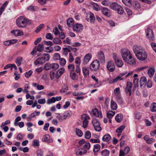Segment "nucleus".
Instances as JSON below:
<instances>
[{"label":"nucleus","instance_id":"f03ea898","mask_svg":"<svg viewBox=\"0 0 156 156\" xmlns=\"http://www.w3.org/2000/svg\"><path fill=\"white\" fill-rule=\"evenodd\" d=\"M121 53L122 58L125 62L130 65L135 64V60L132 58V55L128 49L126 48L122 49Z\"/></svg>","mask_w":156,"mask_h":156},{"label":"nucleus","instance_id":"ddd939ff","mask_svg":"<svg viewBox=\"0 0 156 156\" xmlns=\"http://www.w3.org/2000/svg\"><path fill=\"white\" fill-rule=\"evenodd\" d=\"M50 136L49 135H45L44 136L42 139V141L48 143H51L53 142V140L52 139H50Z\"/></svg>","mask_w":156,"mask_h":156},{"label":"nucleus","instance_id":"9b49d317","mask_svg":"<svg viewBox=\"0 0 156 156\" xmlns=\"http://www.w3.org/2000/svg\"><path fill=\"white\" fill-rule=\"evenodd\" d=\"M132 83L130 82H128L127 83V85L125 89V92L127 94H129V96L131 94V88Z\"/></svg>","mask_w":156,"mask_h":156},{"label":"nucleus","instance_id":"39448f33","mask_svg":"<svg viewBox=\"0 0 156 156\" xmlns=\"http://www.w3.org/2000/svg\"><path fill=\"white\" fill-rule=\"evenodd\" d=\"M92 123L94 129L96 131L100 132L101 131L102 128L100 126V123L97 119H93L92 121Z\"/></svg>","mask_w":156,"mask_h":156},{"label":"nucleus","instance_id":"6e6d98bb","mask_svg":"<svg viewBox=\"0 0 156 156\" xmlns=\"http://www.w3.org/2000/svg\"><path fill=\"white\" fill-rule=\"evenodd\" d=\"M151 110L152 112H154L156 111V103H153L152 104Z\"/></svg>","mask_w":156,"mask_h":156},{"label":"nucleus","instance_id":"c756f323","mask_svg":"<svg viewBox=\"0 0 156 156\" xmlns=\"http://www.w3.org/2000/svg\"><path fill=\"white\" fill-rule=\"evenodd\" d=\"M115 62L119 67H122L123 65V62L122 60L120 59H117V60Z\"/></svg>","mask_w":156,"mask_h":156},{"label":"nucleus","instance_id":"49530a36","mask_svg":"<svg viewBox=\"0 0 156 156\" xmlns=\"http://www.w3.org/2000/svg\"><path fill=\"white\" fill-rule=\"evenodd\" d=\"M53 58L55 60H59L60 58V55L58 53H55L53 55Z\"/></svg>","mask_w":156,"mask_h":156},{"label":"nucleus","instance_id":"473e14b6","mask_svg":"<svg viewBox=\"0 0 156 156\" xmlns=\"http://www.w3.org/2000/svg\"><path fill=\"white\" fill-rule=\"evenodd\" d=\"M22 60L23 58L21 57H19L16 59L15 62L17 66H19L21 65Z\"/></svg>","mask_w":156,"mask_h":156},{"label":"nucleus","instance_id":"3c124183","mask_svg":"<svg viewBox=\"0 0 156 156\" xmlns=\"http://www.w3.org/2000/svg\"><path fill=\"white\" fill-rule=\"evenodd\" d=\"M33 146L34 147H37L39 146V140H34L33 141Z\"/></svg>","mask_w":156,"mask_h":156},{"label":"nucleus","instance_id":"338daca9","mask_svg":"<svg viewBox=\"0 0 156 156\" xmlns=\"http://www.w3.org/2000/svg\"><path fill=\"white\" fill-rule=\"evenodd\" d=\"M147 81L146 78L145 76L142 77L140 79V83H146Z\"/></svg>","mask_w":156,"mask_h":156},{"label":"nucleus","instance_id":"5fc2aeb1","mask_svg":"<svg viewBox=\"0 0 156 156\" xmlns=\"http://www.w3.org/2000/svg\"><path fill=\"white\" fill-rule=\"evenodd\" d=\"M91 133L90 131H87L86 132L85 134V137L87 139H89L91 137Z\"/></svg>","mask_w":156,"mask_h":156},{"label":"nucleus","instance_id":"423d86ee","mask_svg":"<svg viewBox=\"0 0 156 156\" xmlns=\"http://www.w3.org/2000/svg\"><path fill=\"white\" fill-rule=\"evenodd\" d=\"M86 19L88 22L91 23H94L95 21V18L93 13L91 12H87L86 16Z\"/></svg>","mask_w":156,"mask_h":156},{"label":"nucleus","instance_id":"1a4fd4ad","mask_svg":"<svg viewBox=\"0 0 156 156\" xmlns=\"http://www.w3.org/2000/svg\"><path fill=\"white\" fill-rule=\"evenodd\" d=\"M106 67L108 70L110 72L113 71L115 69V65L112 61H109L107 62Z\"/></svg>","mask_w":156,"mask_h":156},{"label":"nucleus","instance_id":"680f3d73","mask_svg":"<svg viewBox=\"0 0 156 156\" xmlns=\"http://www.w3.org/2000/svg\"><path fill=\"white\" fill-rule=\"evenodd\" d=\"M75 63L77 64V65H80V63H81V60H80V57H76L75 59Z\"/></svg>","mask_w":156,"mask_h":156},{"label":"nucleus","instance_id":"09e8293b","mask_svg":"<svg viewBox=\"0 0 156 156\" xmlns=\"http://www.w3.org/2000/svg\"><path fill=\"white\" fill-rule=\"evenodd\" d=\"M56 117L58 119L60 122H62L66 119L63 115L60 116H56Z\"/></svg>","mask_w":156,"mask_h":156},{"label":"nucleus","instance_id":"bb28decb","mask_svg":"<svg viewBox=\"0 0 156 156\" xmlns=\"http://www.w3.org/2000/svg\"><path fill=\"white\" fill-rule=\"evenodd\" d=\"M123 115L121 114H119L116 115L115 117V119L118 122H121L123 118Z\"/></svg>","mask_w":156,"mask_h":156},{"label":"nucleus","instance_id":"f257e3e1","mask_svg":"<svg viewBox=\"0 0 156 156\" xmlns=\"http://www.w3.org/2000/svg\"><path fill=\"white\" fill-rule=\"evenodd\" d=\"M133 50L137 58L140 60H146L147 54L144 48L140 46L134 45L133 46Z\"/></svg>","mask_w":156,"mask_h":156},{"label":"nucleus","instance_id":"0eeeda50","mask_svg":"<svg viewBox=\"0 0 156 156\" xmlns=\"http://www.w3.org/2000/svg\"><path fill=\"white\" fill-rule=\"evenodd\" d=\"M146 35L149 40L152 41L154 40V32L152 29L150 28H147L146 30Z\"/></svg>","mask_w":156,"mask_h":156},{"label":"nucleus","instance_id":"864d4df0","mask_svg":"<svg viewBox=\"0 0 156 156\" xmlns=\"http://www.w3.org/2000/svg\"><path fill=\"white\" fill-rule=\"evenodd\" d=\"M74 65L72 64H70L68 66V69L70 70V72H73L74 71Z\"/></svg>","mask_w":156,"mask_h":156},{"label":"nucleus","instance_id":"0e129e2a","mask_svg":"<svg viewBox=\"0 0 156 156\" xmlns=\"http://www.w3.org/2000/svg\"><path fill=\"white\" fill-rule=\"evenodd\" d=\"M65 71V69L64 68L60 69L57 72V73L59 74L60 76H61Z\"/></svg>","mask_w":156,"mask_h":156},{"label":"nucleus","instance_id":"13d9d810","mask_svg":"<svg viewBox=\"0 0 156 156\" xmlns=\"http://www.w3.org/2000/svg\"><path fill=\"white\" fill-rule=\"evenodd\" d=\"M59 62L61 66H63L66 64V61L65 59L61 58L60 59Z\"/></svg>","mask_w":156,"mask_h":156},{"label":"nucleus","instance_id":"a878e982","mask_svg":"<svg viewBox=\"0 0 156 156\" xmlns=\"http://www.w3.org/2000/svg\"><path fill=\"white\" fill-rule=\"evenodd\" d=\"M66 119L69 118L72 115V113L70 111H68L63 114Z\"/></svg>","mask_w":156,"mask_h":156},{"label":"nucleus","instance_id":"5701e85b","mask_svg":"<svg viewBox=\"0 0 156 156\" xmlns=\"http://www.w3.org/2000/svg\"><path fill=\"white\" fill-rule=\"evenodd\" d=\"M82 71L83 74V75L85 77H87L89 75V69L86 67H83L82 68Z\"/></svg>","mask_w":156,"mask_h":156},{"label":"nucleus","instance_id":"6e6552de","mask_svg":"<svg viewBox=\"0 0 156 156\" xmlns=\"http://www.w3.org/2000/svg\"><path fill=\"white\" fill-rule=\"evenodd\" d=\"M98 58L101 61V63H104L105 62V56L104 52L100 51L98 52L97 55Z\"/></svg>","mask_w":156,"mask_h":156},{"label":"nucleus","instance_id":"bf43d9fd","mask_svg":"<svg viewBox=\"0 0 156 156\" xmlns=\"http://www.w3.org/2000/svg\"><path fill=\"white\" fill-rule=\"evenodd\" d=\"M133 7L136 9H139L140 8V5L138 2H135L133 5Z\"/></svg>","mask_w":156,"mask_h":156},{"label":"nucleus","instance_id":"6ab92c4d","mask_svg":"<svg viewBox=\"0 0 156 156\" xmlns=\"http://www.w3.org/2000/svg\"><path fill=\"white\" fill-rule=\"evenodd\" d=\"M123 78H122V77L119 75L118 76L116 77L115 78L110 80L109 83H114L116 82L118 80H121L123 79Z\"/></svg>","mask_w":156,"mask_h":156},{"label":"nucleus","instance_id":"72a5a7b5","mask_svg":"<svg viewBox=\"0 0 156 156\" xmlns=\"http://www.w3.org/2000/svg\"><path fill=\"white\" fill-rule=\"evenodd\" d=\"M114 93L116 97H118L119 98V96H120V89L119 87L116 88L114 90Z\"/></svg>","mask_w":156,"mask_h":156},{"label":"nucleus","instance_id":"4d7b16f0","mask_svg":"<svg viewBox=\"0 0 156 156\" xmlns=\"http://www.w3.org/2000/svg\"><path fill=\"white\" fill-rule=\"evenodd\" d=\"M46 38L48 40H52L53 39L52 35L51 33H48L46 34Z\"/></svg>","mask_w":156,"mask_h":156},{"label":"nucleus","instance_id":"393cba45","mask_svg":"<svg viewBox=\"0 0 156 156\" xmlns=\"http://www.w3.org/2000/svg\"><path fill=\"white\" fill-rule=\"evenodd\" d=\"M110 154V151L107 149H104L101 152V156H109Z\"/></svg>","mask_w":156,"mask_h":156},{"label":"nucleus","instance_id":"4468645a","mask_svg":"<svg viewBox=\"0 0 156 156\" xmlns=\"http://www.w3.org/2000/svg\"><path fill=\"white\" fill-rule=\"evenodd\" d=\"M11 33L15 36H18L23 34V32L20 30H12L11 31Z\"/></svg>","mask_w":156,"mask_h":156},{"label":"nucleus","instance_id":"9d476101","mask_svg":"<svg viewBox=\"0 0 156 156\" xmlns=\"http://www.w3.org/2000/svg\"><path fill=\"white\" fill-rule=\"evenodd\" d=\"M83 27L81 24H76L73 27V29L74 31L79 32H81L83 30Z\"/></svg>","mask_w":156,"mask_h":156},{"label":"nucleus","instance_id":"b1692460","mask_svg":"<svg viewBox=\"0 0 156 156\" xmlns=\"http://www.w3.org/2000/svg\"><path fill=\"white\" fill-rule=\"evenodd\" d=\"M27 9L28 10H30L31 12H34L38 10L39 9L37 7L30 5L27 8Z\"/></svg>","mask_w":156,"mask_h":156},{"label":"nucleus","instance_id":"69168bd1","mask_svg":"<svg viewBox=\"0 0 156 156\" xmlns=\"http://www.w3.org/2000/svg\"><path fill=\"white\" fill-rule=\"evenodd\" d=\"M50 75L51 79L52 80H53L55 76V72L53 71H51L50 73Z\"/></svg>","mask_w":156,"mask_h":156},{"label":"nucleus","instance_id":"412c9836","mask_svg":"<svg viewBox=\"0 0 156 156\" xmlns=\"http://www.w3.org/2000/svg\"><path fill=\"white\" fill-rule=\"evenodd\" d=\"M117 105L116 103L114 101L112 100L111 102V108L113 110H116L117 108Z\"/></svg>","mask_w":156,"mask_h":156},{"label":"nucleus","instance_id":"c85d7f7f","mask_svg":"<svg viewBox=\"0 0 156 156\" xmlns=\"http://www.w3.org/2000/svg\"><path fill=\"white\" fill-rule=\"evenodd\" d=\"M66 23L67 25L69 27H72L73 24V19L69 18L66 21Z\"/></svg>","mask_w":156,"mask_h":156},{"label":"nucleus","instance_id":"c03bdc74","mask_svg":"<svg viewBox=\"0 0 156 156\" xmlns=\"http://www.w3.org/2000/svg\"><path fill=\"white\" fill-rule=\"evenodd\" d=\"M91 5L93 6L94 9L96 11H98L99 9V6L96 3L92 2Z\"/></svg>","mask_w":156,"mask_h":156},{"label":"nucleus","instance_id":"774afa93","mask_svg":"<svg viewBox=\"0 0 156 156\" xmlns=\"http://www.w3.org/2000/svg\"><path fill=\"white\" fill-rule=\"evenodd\" d=\"M51 64L48 63L45 65L44 67L46 70H47L51 68Z\"/></svg>","mask_w":156,"mask_h":156},{"label":"nucleus","instance_id":"c9c22d12","mask_svg":"<svg viewBox=\"0 0 156 156\" xmlns=\"http://www.w3.org/2000/svg\"><path fill=\"white\" fill-rule=\"evenodd\" d=\"M101 147L100 145L98 144H96L94 145L93 151L94 152H97L99 151Z\"/></svg>","mask_w":156,"mask_h":156},{"label":"nucleus","instance_id":"dca6fc26","mask_svg":"<svg viewBox=\"0 0 156 156\" xmlns=\"http://www.w3.org/2000/svg\"><path fill=\"white\" fill-rule=\"evenodd\" d=\"M92 57V55L90 54H87L84 56L83 59V62L87 64L89 61Z\"/></svg>","mask_w":156,"mask_h":156},{"label":"nucleus","instance_id":"e433bc0d","mask_svg":"<svg viewBox=\"0 0 156 156\" xmlns=\"http://www.w3.org/2000/svg\"><path fill=\"white\" fill-rule=\"evenodd\" d=\"M53 43L56 44H60L62 43L61 41L59 40L58 38L57 37L54 38L53 40Z\"/></svg>","mask_w":156,"mask_h":156},{"label":"nucleus","instance_id":"7c9ffc66","mask_svg":"<svg viewBox=\"0 0 156 156\" xmlns=\"http://www.w3.org/2000/svg\"><path fill=\"white\" fill-rule=\"evenodd\" d=\"M70 77L73 80H76L78 79V76L76 73L73 72H70Z\"/></svg>","mask_w":156,"mask_h":156},{"label":"nucleus","instance_id":"7ed1b4c3","mask_svg":"<svg viewBox=\"0 0 156 156\" xmlns=\"http://www.w3.org/2000/svg\"><path fill=\"white\" fill-rule=\"evenodd\" d=\"M30 21L26 19L23 16H20L16 20V24L20 28H24L27 25L30 24Z\"/></svg>","mask_w":156,"mask_h":156},{"label":"nucleus","instance_id":"a18cd8bd","mask_svg":"<svg viewBox=\"0 0 156 156\" xmlns=\"http://www.w3.org/2000/svg\"><path fill=\"white\" fill-rule=\"evenodd\" d=\"M44 27V25L43 24H40L39 26L37 27L35 32L36 33H37L40 32L42 29H43Z\"/></svg>","mask_w":156,"mask_h":156},{"label":"nucleus","instance_id":"f704fd0d","mask_svg":"<svg viewBox=\"0 0 156 156\" xmlns=\"http://www.w3.org/2000/svg\"><path fill=\"white\" fill-rule=\"evenodd\" d=\"M118 8L119 9H116L115 11H116L117 13L119 14H122L124 12V10L122 7L120 5V7H119Z\"/></svg>","mask_w":156,"mask_h":156},{"label":"nucleus","instance_id":"37998d69","mask_svg":"<svg viewBox=\"0 0 156 156\" xmlns=\"http://www.w3.org/2000/svg\"><path fill=\"white\" fill-rule=\"evenodd\" d=\"M81 119L83 121H88V119H90V117L86 114H83L81 116Z\"/></svg>","mask_w":156,"mask_h":156},{"label":"nucleus","instance_id":"a211bd4d","mask_svg":"<svg viewBox=\"0 0 156 156\" xmlns=\"http://www.w3.org/2000/svg\"><path fill=\"white\" fill-rule=\"evenodd\" d=\"M119 7H120V5L115 2L112 3L110 5V8L114 11L118 9Z\"/></svg>","mask_w":156,"mask_h":156},{"label":"nucleus","instance_id":"2eb2a0df","mask_svg":"<svg viewBox=\"0 0 156 156\" xmlns=\"http://www.w3.org/2000/svg\"><path fill=\"white\" fill-rule=\"evenodd\" d=\"M87 150L83 148H80L77 150L76 151V154L77 155H81L86 153Z\"/></svg>","mask_w":156,"mask_h":156},{"label":"nucleus","instance_id":"f3484780","mask_svg":"<svg viewBox=\"0 0 156 156\" xmlns=\"http://www.w3.org/2000/svg\"><path fill=\"white\" fill-rule=\"evenodd\" d=\"M155 68L154 67H150L148 71V74L150 77H152L155 73Z\"/></svg>","mask_w":156,"mask_h":156},{"label":"nucleus","instance_id":"de8ad7c7","mask_svg":"<svg viewBox=\"0 0 156 156\" xmlns=\"http://www.w3.org/2000/svg\"><path fill=\"white\" fill-rule=\"evenodd\" d=\"M76 134L80 137L81 136L83 135V133L81 130L79 129H76L75 131Z\"/></svg>","mask_w":156,"mask_h":156},{"label":"nucleus","instance_id":"052dcab7","mask_svg":"<svg viewBox=\"0 0 156 156\" xmlns=\"http://www.w3.org/2000/svg\"><path fill=\"white\" fill-rule=\"evenodd\" d=\"M51 68L54 69H57L59 67V65L58 64L56 63H52L51 64Z\"/></svg>","mask_w":156,"mask_h":156},{"label":"nucleus","instance_id":"4c0bfd02","mask_svg":"<svg viewBox=\"0 0 156 156\" xmlns=\"http://www.w3.org/2000/svg\"><path fill=\"white\" fill-rule=\"evenodd\" d=\"M68 89L67 85H64L62 87V89L60 90L59 92L61 93H64L66 92Z\"/></svg>","mask_w":156,"mask_h":156},{"label":"nucleus","instance_id":"4be33fe9","mask_svg":"<svg viewBox=\"0 0 156 156\" xmlns=\"http://www.w3.org/2000/svg\"><path fill=\"white\" fill-rule=\"evenodd\" d=\"M111 137L108 134H107L105 135L102 138V140L103 141H108L111 139Z\"/></svg>","mask_w":156,"mask_h":156},{"label":"nucleus","instance_id":"a19ab883","mask_svg":"<svg viewBox=\"0 0 156 156\" xmlns=\"http://www.w3.org/2000/svg\"><path fill=\"white\" fill-rule=\"evenodd\" d=\"M44 60L45 61H48L50 59V55L46 53H44L42 55Z\"/></svg>","mask_w":156,"mask_h":156},{"label":"nucleus","instance_id":"603ef678","mask_svg":"<svg viewBox=\"0 0 156 156\" xmlns=\"http://www.w3.org/2000/svg\"><path fill=\"white\" fill-rule=\"evenodd\" d=\"M33 73V71L31 70H30L29 71L26 72L25 73V76L27 78H29L32 75Z\"/></svg>","mask_w":156,"mask_h":156},{"label":"nucleus","instance_id":"ea45409f","mask_svg":"<svg viewBox=\"0 0 156 156\" xmlns=\"http://www.w3.org/2000/svg\"><path fill=\"white\" fill-rule=\"evenodd\" d=\"M44 44H39L37 48H36L37 50V51L41 52L43 50L44 48Z\"/></svg>","mask_w":156,"mask_h":156},{"label":"nucleus","instance_id":"20e7f679","mask_svg":"<svg viewBox=\"0 0 156 156\" xmlns=\"http://www.w3.org/2000/svg\"><path fill=\"white\" fill-rule=\"evenodd\" d=\"M89 68L92 71H97L100 68V63L98 60L95 59L90 64Z\"/></svg>","mask_w":156,"mask_h":156},{"label":"nucleus","instance_id":"8fccbe9b","mask_svg":"<svg viewBox=\"0 0 156 156\" xmlns=\"http://www.w3.org/2000/svg\"><path fill=\"white\" fill-rule=\"evenodd\" d=\"M90 144L89 142H87L85 143L83 147L84 149H86L87 151L90 148Z\"/></svg>","mask_w":156,"mask_h":156},{"label":"nucleus","instance_id":"2f4dec72","mask_svg":"<svg viewBox=\"0 0 156 156\" xmlns=\"http://www.w3.org/2000/svg\"><path fill=\"white\" fill-rule=\"evenodd\" d=\"M115 112L112 111H109L107 113V116L109 119L112 118L115 115Z\"/></svg>","mask_w":156,"mask_h":156},{"label":"nucleus","instance_id":"aec40b11","mask_svg":"<svg viewBox=\"0 0 156 156\" xmlns=\"http://www.w3.org/2000/svg\"><path fill=\"white\" fill-rule=\"evenodd\" d=\"M44 62V61L43 58H39L37 59L34 62V64L35 65H37L38 64H42Z\"/></svg>","mask_w":156,"mask_h":156},{"label":"nucleus","instance_id":"e2e57ef3","mask_svg":"<svg viewBox=\"0 0 156 156\" xmlns=\"http://www.w3.org/2000/svg\"><path fill=\"white\" fill-rule=\"evenodd\" d=\"M133 83L135 87H138V79L137 78H135L133 80Z\"/></svg>","mask_w":156,"mask_h":156},{"label":"nucleus","instance_id":"f8f14e48","mask_svg":"<svg viewBox=\"0 0 156 156\" xmlns=\"http://www.w3.org/2000/svg\"><path fill=\"white\" fill-rule=\"evenodd\" d=\"M91 113L95 116L99 118L102 117V115L101 111H98L97 108H95L92 110Z\"/></svg>","mask_w":156,"mask_h":156},{"label":"nucleus","instance_id":"79ce46f5","mask_svg":"<svg viewBox=\"0 0 156 156\" xmlns=\"http://www.w3.org/2000/svg\"><path fill=\"white\" fill-rule=\"evenodd\" d=\"M123 3L126 5L130 6L131 5V0H122Z\"/></svg>","mask_w":156,"mask_h":156},{"label":"nucleus","instance_id":"58836bf2","mask_svg":"<svg viewBox=\"0 0 156 156\" xmlns=\"http://www.w3.org/2000/svg\"><path fill=\"white\" fill-rule=\"evenodd\" d=\"M125 128V126L123 125L118 128L116 130V132L118 133H121L123 130Z\"/></svg>","mask_w":156,"mask_h":156},{"label":"nucleus","instance_id":"cd10ccee","mask_svg":"<svg viewBox=\"0 0 156 156\" xmlns=\"http://www.w3.org/2000/svg\"><path fill=\"white\" fill-rule=\"evenodd\" d=\"M108 9L107 8L104 7L102 8L101 12L105 16H109V15L108 12Z\"/></svg>","mask_w":156,"mask_h":156}]
</instances>
